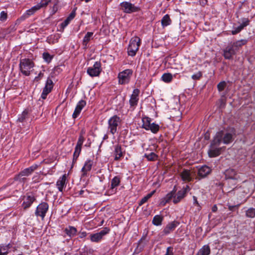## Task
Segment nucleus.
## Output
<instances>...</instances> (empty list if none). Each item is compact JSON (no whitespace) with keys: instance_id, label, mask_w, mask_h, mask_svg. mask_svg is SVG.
I'll return each instance as SVG.
<instances>
[{"instance_id":"c756f323","label":"nucleus","mask_w":255,"mask_h":255,"mask_svg":"<svg viewBox=\"0 0 255 255\" xmlns=\"http://www.w3.org/2000/svg\"><path fill=\"white\" fill-rule=\"evenodd\" d=\"M171 23V20L169 15L167 14L165 15L161 19V24L163 27L167 26Z\"/></svg>"},{"instance_id":"ddd939ff","label":"nucleus","mask_w":255,"mask_h":255,"mask_svg":"<svg viewBox=\"0 0 255 255\" xmlns=\"http://www.w3.org/2000/svg\"><path fill=\"white\" fill-rule=\"evenodd\" d=\"M53 87V83L52 80L50 78H48L46 82L45 87H44L42 93L41 94V98L43 99H45L47 95L51 92Z\"/></svg>"},{"instance_id":"680f3d73","label":"nucleus","mask_w":255,"mask_h":255,"mask_svg":"<svg viewBox=\"0 0 255 255\" xmlns=\"http://www.w3.org/2000/svg\"><path fill=\"white\" fill-rule=\"evenodd\" d=\"M85 130H84V129H82L80 131L79 136H84V135L85 134Z\"/></svg>"},{"instance_id":"7c9ffc66","label":"nucleus","mask_w":255,"mask_h":255,"mask_svg":"<svg viewBox=\"0 0 255 255\" xmlns=\"http://www.w3.org/2000/svg\"><path fill=\"white\" fill-rule=\"evenodd\" d=\"M237 174L236 170L234 169H228L225 171L226 176L230 179H234Z\"/></svg>"},{"instance_id":"0eeeda50","label":"nucleus","mask_w":255,"mask_h":255,"mask_svg":"<svg viewBox=\"0 0 255 255\" xmlns=\"http://www.w3.org/2000/svg\"><path fill=\"white\" fill-rule=\"evenodd\" d=\"M102 70L101 62L96 61L93 66L88 68L87 72L88 74L92 77H97L100 75Z\"/></svg>"},{"instance_id":"ea45409f","label":"nucleus","mask_w":255,"mask_h":255,"mask_svg":"<svg viewBox=\"0 0 255 255\" xmlns=\"http://www.w3.org/2000/svg\"><path fill=\"white\" fill-rule=\"evenodd\" d=\"M41 8V7H40V5L38 3L36 5L33 6L31 8L27 10L26 11V14L27 15H31L33 14L34 13H35L37 10L40 9Z\"/></svg>"},{"instance_id":"8fccbe9b","label":"nucleus","mask_w":255,"mask_h":255,"mask_svg":"<svg viewBox=\"0 0 255 255\" xmlns=\"http://www.w3.org/2000/svg\"><path fill=\"white\" fill-rule=\"evenodd\" d=\"M84 140H85V138L84 136H79L76 146L82 147Z\"/></svg>"},{"instance_id":"49530a36","label":"nucleus","mask_w":255,"mask_h":255,"mask_svg":"<svg viewBox=\"0 0 255 255\" xmlns=\"http://www.w3.org/2000/svg\"><path fill=\"white\" fill-rule=\"evenodd\" d=\"M7 254V249L6 247L0 245V255H5Z\"/></svg>"},{"instance_id":"f03ea898","label":"nucleus","mask_w":255,"mask_h":255,"mask_svg":"<svg viewBox=\"0 0 255 255\" xmlns=\"http://www.w3.org/2000/svg\"><path fill=\"white\" fill-rule=\"evenodd\" d=\"M220 145V140L218 138L213 139L211 141L209 148L208 151V154L210 157L213 158L219 156L221 153L223 147H219Z\"/></svg>"},{"instance_id":"423d86ee","label":"nucleus","mask_w":255,"mask_h":255,"mask_svg":"<svg viewBox=\"0 0 255 255\" xmlns=\"http://www.w3.org/2000/svg\"><path fill=\"white\" fill-rule=\"evenodd\" d=\"M121 120L119 117L115 115L108 121V129L111 133L114 134L117 131V128L120 124Z\"/></svg>"},{"instance_id":"0e129e2a","label":"nucleus","mask_w":255,"mask_h":255,"mask_svg":"<svg viewBox=\"0 0 255 255\" xmlns=\"http://www.w3.org/2000/svg\"><path fill=\"white\" fill-rule=\"evenodd\" d=\"M37 177V176H34L33 179H34V181L35 182H39V181L38 180V179L36 178Z\"/></svg>"},{"instance_id":"cd10ccee","label":"nucleus","mask_w":255,"mask_h":255,"mask_svg":"<svg viewBox=\"0 0 255 255\" xmlns=\"http://www.w3.org/2000/svg\"><path fill=\"white\" fill-rule=\"evenodd\" d=\"M29 118V111L27 110H25L23 111L22 114L19 115L18 121L19 122H24Z\"/></svg>"},{"instance_id":"c85d7f7f","label":"nucleus","mask_w":255,"mask_h":255,"mask_svg":"<svg viewBox=\"0 0 255 255\" xmlns=\"http://www.w3.org/2000/svg\"><path fill=\"white\" fill-rule=\"evenodd\" d=\"M163 220V216L161 215H157L153 217L152 222V224L155 226H159L161 225Z\"/></svg>"},{"instance_id":"20e7f679","label":"nucleus","mask_w":255,"mask_h":255,"mask_svg":"<svg viewBox=\"0 0 255 255\" xmlns=\"http://www.w3.org/2000/svg\"><path fill=\"white\" fill-rule=\"evenodd\" d=\"M140 43V39L137 36L134 37L131 39L128 48V55L134 56L139 49Z\"/></svg>"},{"instance_id":"bf43d9fd","label":"nucleus","mask_w":255,"mask_h":255,"mask_svg":"<svg viewBox=\"0 0 255 255\" xmlns=\"http://www.w3.org/2000/svg\"><path fill=\"white\" fill-rule=\"evenodd\" d=\"M168 202L167 200H164V198H163L160 202V205L162 206H164Z\"/></svg>"},{"instance_id":"39448f33","label":"nucleus","mask_w":255,"mask_h":255,"mask_svg":"<svg viewBox=\"0 0 255 255\" xmlns=\"http://www.w3.org/2000/svg\"><path fill=\"white\" fill-rule=\"evenodd\" d=\"M133 71L130 69H126L120 72L118 76L119 84L124 85L129 82Z\"/></svg>"},{"instance_id":"69168bd1","label":"nucleus","mask_w":255,"mask_h":255,"mask_svg":"<svg viewBox=\"0 0 255 255\" xmlns=\"http://www.w3.org/2000/svg\"><path fill=\"white\" fill-rule=\"evenodd\" d=\"M142 242V239H141L139 241V244H141Z\"/></svg>"},{"instance_id":"412c9836","label":"nucleus","mask_w":255,"mask_h":255,"mask_svg":"<svg viewBox=\"0 0 255 255\" xmlns=\"http://www.w3.org/2000/svg\"><path fill=\"white\" fill-rule=\"evenodd\" d=\"M67 176L68 175L65 173L62 177H60L56 182V186L60 192L63 191L64 188L66 186Z\"/></svg>"},{"instance_id":"052dcab7","label":"nucleus","mask_w":255,"mask_h":255,"mask_svg":"<svg viewBox=\"0 0 255 255\" xmlns=\"http://www.w3.org/2000/svg\"><path fill=\"white\" fill-rule=\"evenodd\" d=\"M218 210V208L216 205H214L212 208V211L213 212H216Z\"/></svg>"},{"instance_id":"6e6552de","label":"nucleus","mask_w":255,"mask_h":255,"mask_svg":"<svg viewBox=\"0 0 255 255\" xmlns=\"http://www.w3.org/2000/svg\"><path fill=\"white\" fill-rule=\"evenodd\" d=\"M49 205L46 202H42L39 204L35 210V215L37 217H40L42 220H43L48 210Z\"/></svg>"},{"instance_id":"473e14b6","label":"nucleus","mask_w":255,"mask_h":255,"mask_svg":"<svg viewBox=\"0 0 255 255\" xmlns=\"http://www.w3.org/2000/svg\"><path fill=\"white\" fill-rule=\"evenodd\" d=\"M121 182L120 177L119 176L114 177L111 181V189H113L118 186Z\"/></svg>"},{"instance_id":"2f4dec72","label":"nucleus","mask_w":255,"mask_h":255,"mask_svg":"<svg viewBox=\"0 0 255 255\" xmlns=\"http://www.w3.org/2000/svg\"><path fill=\"white\" fill-rule=\"evenodd\" d=\"M93 34L94 33L92 32H88L84 36L83 40V45L85 48L87 47V44L90 40L91 38L93 36Z\"/></svg>"},{"instance_id":"5fc2aeb1","label":"nucleus","mask_w":255,"mask_h":255,"mask_svg":"<svg viewBox=\"0 0 255 255\" xmlns=\"http://www.w3.org/2000/svg\"><path fill=\"white\" fill-rule=\"evenodd\" d=\"M228 209L230 211H234L235 209H238L240 206V204H238L234 206H232L230 205H228Z\"/></svg>"},{"instance_id":"6e6d98bb","label":"nucleus","mask_w":255,"mask_h":255,"mask_svg":"<svg viewBox=\"0 0 255 255\" xmlns=\"http://www.w3.org/2000/svg\"><path fill=\"white\" fill-rule=\"evenodd\" d=\"M43 75H44V74L43 73L40 72L39 73L38 75L35 78L34 81H36V82H38L43 77Z\"/></svg>"},{"instance_id":"aec40b11","label":"nucleus","mask_w":255,"mask_h":255,"mask_svg":"<svg viewBox=\"0 0 255 255\" xmlns=\"http://www.w3.org/2000/svg\"><path fill=\"white\" fill-rule=\"evenodd\" d=\"M139 90L138 89H134L129 99V104L131 107H134L137 105L138 101V95Z\"/></svg>"},{"instance_id":"13d9d810","label":"nucleus","mask_w":255,"mask_h":255,"mask_svg":"<svg viewBox=\"0 0 255 255\" xmlns=\"http://www.w3.org/2000/svg\"><path fill=\"white\" fill-rule=\"evenodd\" d=\"M200 4L202 6H205L207 4L208 0H199Z\"/></svg>"},{"instance_id":"72a5a7b5","label":"nucleus","mask_w":255,"mask_h":255,"mask_svg":"<svg viewBox=\"0 0 255 255\" xmlns=\"http://www.w3.org/2000/svg\"><path fill=\"white\" fill-rule=\"evenodd\" d=\"M142 121L143 123L142 127L146 130L149 127L151 120L148 117H144L142 118Z\"/></svg>"},{"instance_id":"4d7b16f0","label":"nucleus","mask_w":255,"mask_h":255,"mask_svg":"<svg viewBox=\"0 0 255 255\" xmlns=\"http://www.w3.org/2000/svg\"><path fill=\"white\" fill-rule=\"evenodd\" d=\"M79 237L81 239L86 237L87 233L86 232H80L79 233Z\"/></svg>"},{"instance_id":"3c124183","label":"nucleus","mask_w":255,"mask_h":255,"mask_svg":"<svg viewBox=\"0 0 255 255\" xmlns=\"http://www.w3.org/2000/svg\"><path fill=\"white\" fill-rule=\"evenodd\" d=\"M29 15L26 14V12L24 14L22 15L20 18H18L16 20V23H19L21 21L24 20Z\"/></svg>"},{"instance_id":"bb28decb","label":"nucleus","mask_w":255,"mask_h":255,"mask_svg":"<svg viewBox=\"0 0 255 255\" xmlns=\"http://www.w3.org/2000/svg\"><path fill=\"white\" fill-rule=\"evenodd\" d=\"M211 253L210 248L209 245L203 246L197 253V255H209Z\"/></svg>"},{"instance_id":"393cba45","label":"nucleus","mask_w":255,"mask_h":255,"mask_svg":"<svg viewBox=\"0 0 255 255\" xmlns=\"http://www.w3.org/2000/svg\"><path fill=\"white\" fill-rule=\"evenodd\" d=\"M248 40L246 39H241L233 43H230L235 51H238L242 46L247 44Z\"/></svg>"},{"instance_id":"de8ad7c7","label":"nucleus","mask_w":255,"mask_h":255,"mask_svg":"<svg viewBox=\"0 0 255 255\" xmlns=\"http://www.w3.org/2000/svg\"><path fill=\"white\" fill-rule=\"evenodd\" d=\"M50 1L51 0H41L38 4L40 5V7L42 8L46 6Z\"/></svg>"},{"instance_id":"4468645a","label":"nucleus","mask_w":255,"mask_h":255,"mask_svg":"<svg viewBox=\"0 0 255 255\" xmlns=\"http://www.w3.org/2000/svg\"><path fill=\"white\" fill-rule=\"evenodd\" d=\"M211 172V169L209 167L206 165L202 166L198 169L196 179L199 180L201 178H205L210 174Z\"/></svg>"},{"instance_id":"c03bdc74","label":"nucleus","mask_w":255,"mask_h":255,"mask_svg":"<svg viewBox=\"0 0 255 255\" xmlns=\"http://www.w3.org/2000/svg\"><path fill=\"white\" fill-rule=\"evenodd\" d=\"M226 86V83L225 81L220 82L217 85V88L219 91L221 92L224 90Z\"/></svg>"},{"instance_id":"a19ab883","label":"nucleus","mask_w":255,"mask_h":255,"mask_svg":"<svg viewBox=\"0 0 255 255\" xmlns=\"http://www.w3.org/2000/svg\"><path fill=\"white\" fill-rule=\"evenodd\" d=\"M176 191V186H175L174 187L173 190L171 191L170 193H168L164 197V200H167L168 202H169L172 198H174Z\"/></svg>"},{"instance_id":"c9c22d12","label":"nucleus","mask_w":255,"mask_h":255,"mask_svg":"<svg viewBox=\"0 0 255 255\" xmlns=\"http://www.w3.org/2000/svg\"><path fill=\"white\" fill-rule=\"evenodd\" d=\"M161 79L164 82L169 83L172 80L173 76L171 73H164L162 75Z\"/></svg>"},{"instance_id":"a878e982","label":"nucleus","mask_w":255,"mask_h":255,"mask_svg":"<svg viewBox=\"0 0 255 255\" xmlns=\"http://www.w3.org/2000/svg\"><path fill=\"white\" fill-rule=\"evenodd\" d=\"M64 232L69 237H72L76 235L77 230L74 227L69 226L64 230Z\"/></svg>"},{"instance_id":"e433bc0d","label":"nucleus","mask_w":255,"mask_h":255,"mask_svg":"<svg viewBox=\"0 0 255 255\" xmlns=\"http://www.w3.org/2000/svg\"><path fill=\"white\" fill-rule=\"evenodd\" d=\"M246 216L247 218H254L255 217V208H250L246 211Z\"/></svg>"},{"instance_id":"603ef678","label":"nucleus","mask_w":255,"mask_h":255,"mask_svg":"<svg viewBox=\"0 0 255 255\" xmlns=\"http://www.w3.org/2000/svg\"><path fill=\"white\" fill-rule=\"evenodd\" d=\"M70 21H71L67 18L62 23H61V27L64 29L68 25Z\"/></svg>"},{"instance_id":"dca6fc26","label":"nucleus","mask_w":255,"mask_h":255,"mask_svg":"<svg viewBox=\"0 0 255 255\" xmlns=\"http://www.w3.org/2000/svg\"><path fill=\"white\" fill-rule=\"evenodd\" d=\"M250 20L248 18H243L242 19V23L234 30L232 31V34L235 35L241 31L245 27L250 24Z\"/></svg>"},{"instance_id":"09e8293b","label":"nucleus","mask_w":255,"mask_h":255,"mask_svg":"<svg viewBox=\"0 0 255 255\" xmlns=\"http://www.w3.org/2000/svg\"><path fill=\"white\" fill-rule=\"evenodd\" d=\"M202 76V74L201 72L199 71V72H197V73L193 74L192 76V78L193 80H199Z\"/></svg>"},{"instance_id":"5701e85b","label":"nucleus","mask_w":255,"mask_h":255,"mask_svg":"<svg viewBox=\"0 0 255 255\" xmlns=\"http://www.w3.org/2000/svg\"><path fill=\"white\" fill-rule=\"evenodd\" d=\"M93 164V160L88 159L85 163L84 166L82 168L81 171L82 172V176H85L87 175L88 172H89L92 167Z\"/></svg>"},{"instance_id":"f704fd0d","label":"nucleus","mask_w":255,"mask_h":255,"mask_svg":"<svg viewBox=\"0 0 255 255\" xmlns=\"http://www.w3.org/2000/svg\"><path fill=\"white\" fill-rule=\"evenodd\" d=\"M160 127L155 123H151L149 127L146 130H150L153 133H156L159 130Z\"/></svg>"},{"instance_id":"37998d69","label":"nucleus","mask_w":255,"mask_h":255,"mask_svg":"<svg viewBox=\"0 0 255 255\" xmlns=\"http://www.w3.org/2000/svg\"><path fill=\"white\" fill-rule=\"evenodd\" d=\"M42 57L44 60L47 63H50L53 58V56L48 52H44L42 54Z\"/></svg>"},{"instance_id":"7ed1b4c3","label":"nucleus","mask_w":255,"mask_h":255,"mask_svg":"<svg viewBox=\"0 0 255 255\" xmlns=\"http://www.w3.org/2000/svg\"><path fill=\"white\" fill-rule=\"evenodd\" d=\"M34 64L29 59H23L20 60L19 67L21 73L25 75L29 76L30 74L31 69L34 67Z\"/></svg>"},{"instance_id":"e2e57ef3","label":"nucleus","mask_w":255,"mask_h":255,"mask_svg":"<svg viewBox=\"0 0 255 255\" xmlns=\"http://www.w3.org/2000/svg\"><path fill=\"white\" fill-rule=\"evenodd\" d=\"M193 199H194V204L198 205V203L197 201V198L195 196H193Z\"/></svg>"},{"instance_id":"a211bd4d","label":"nucleus","mask_w":255,"mask_h":255,"mask_svg":"<svg viewBox=\"0 0 255 255\" xmlns=\"http://www.w3.org/2000/svg\"><path fill=\"white\" fill-rule=\"evenodd\" d=\"M179 224L178 221H174L168 223L164 228L163 232L164 235H168L173 231L176 227Z\"/></svg>"},{"instance_id":"6ab92c4d","label":"nucleus","mask_w":255,"mask_h":255,"mask_svg":"<svg viewBox=\"0 0 255 255\" xmlns=\"http://www.w3.org/2000/svg\"><path fill=\"white\" fill-rule=\"evenodd\" d=\"M114 155L115 156V160H120L121 157L124 156V152L122 151V146L119 144H116L114 146Z\"/></svg>"},{"instance_id":"f257e3e1","label":"nucleus","mask_w":255,"mask_h":255,"mask_svg":"<svg viewBox=\"0 0 255 255\" xmlns=\"http://www.w3.org/2000/svg\"><path fill=\"white\" fill-rule=\"evenodd\" d=\"M236 135V130L234 128H230L226 131L223 130L217 132L214 138H218L220 143L223 142L225 144H228L232 142Z\"/></svg>"},{"instance_id":"2eb2a0df","label":"nucleus","mask_w":255,"mask_h":255,"mask_svg":"<svg viewBox=\"0 0 255 255\" xmlns=\"http://www.w3.org/2000/svg\"><path fill=\"white\" fill-rule=\"evenodd\" d=\"M236 53V51L230 43L223 50V56L226 59H231Z\"/></svg>"},{"instance_id":"774afa93","label":"nucleus","mask_w":255,"mask_h":255,"mask_svg":"<svg viewBox=\"0 0 255 255\" xmlns=\"http://www.w3.org/2000/svg\"><path fill=\"white\" fill-rule=\"evenodd\" d=\"M107 137H108L107 135H105L104 139H106V138H107Z\"/></svg>"},{"instance_id":"f8f14e48","label":"nucleus","mask_w":255,"mask_h":255,"mask_svg":"<svg viewBox=\"0 0 255 255\" xmlns=\"http://www.w3.org/2000/svg\"><path fill=\"white\" fill-rule=\"evenodd\" d=\"M38 167L39 165L33 164L28 168L24 169L23 170L20 171L18 174L16 175L15 176V179L17 180L19 177L29 176V175L32 174V173H33L35 170H36Z\"/></svg>"},{"instance_id":"b1692460","label":"nucleus","mask_w":255,"mask_h":255,"mask_svg":"<svg viewBox=\"0 0 255 255\" xmlns=\"http://www.w3.org/2000/svg\"><path fill=\"white\" fill-rule=\"evenodd\" d=\"M36 200L35 197L33 195H27L25 200L22 204V207L24 209H26L30 207L31 204Z\"/></svg>"},{"instance_id":"338daca9","label":"nucleus","mask_w":255,"mask_h":255,"mask_svg":"<svg viewBox=\"0 0 255 255\" xmlns=\"http://www.w3.org/2000/svg\"><path fill=\"white\" fill-rule=\"evenodd\" d=\"M91 0H85V2H89L90 1H91Z\"/></svg>"},{"instance_id":"9b49d317","label":"nucleus","mask_w":255,"mask_h":255,"mask_svg":"<svg viewBox=\"0 0 255 255\" xmlns=\"http://www.w3.org/2000/svg\"><path fill=\"white\" fill-rule=\"evenodd\" d=\"M190 188L189 186L186 185L185 187L183 188L181 190L178 191L177 194L174 195L173 202L174 204H177L183 199L186 195L187 192Z\"/></svg>"},{"instance_id":"9d476101","label":"nucleus","mask_w":255,"mask_h":255,"mask_svg":"<svg viewBox=\"0 0 255 255\" xmlns=\"http://www.w3.org/2000/svg\"><path fill=\"white\" fill-rule=\"evenodd\" d=\"M110 229L109 228L105 227L100 232L91 234L90 235V240L92 242H99L104 236L110 232Z\"/></svg>"},{"instance_id":"79ce46f5","label":"nucleus","mask_w":255,"mask_h":255,"mask_svg":"<svg viewBox=\"0 0 255 255\" xmlns=\"http://www.w3.org/2000/svg\"><path fill=\"white\" fill-rule=\"evenodd\" d=\"M82 147L76 146L73 154V161H76L81 151Z\"/></svg>"},{"instance_id":"58836bf2","label":"nucleus","mask_w":255,"mask_h":255,"mask_svg":"<svg viewBox=\"0 0 255 255\" xmlns=\"http://www.w3.org/2000/svg\"><path fill=\"white\" fill-rule=\"evenodd\" d=\"M144 156L146 157L148 161H155L157 160L158 158V155L154 152H151L148 154H145Z\"/></svg>"},{"instance_id":"4c0bfd02","label":"nucleus","mask_w":255,"mask_h":255,"mask_svg":"<svg viewBox=\"0 0 255 255\" xmlns=\"http://www.w3.org/2000/svg\"><path fill=\"white\" fill-rule=\"evenodd\" d=\"M155 192V190L152 191L150 193L148 194L147 195H146L143 198H142L139 203V205L141 206L142 204H143L144 203H145V202H146L147 201V200L149 199H150L152 197V196L154 194Z\"/></svg>"},{"instance_id":"a18cd8bd","label":"nucleus","mask_w":255,"mask_h":255,"mask_svg":"<svg viewBox=\"0 0 255 255\" xmlns=\"http://www.w3.org/2000/svg\"><path fill=\"white\" fill-rule=\"evenodd\" d=\"M7 18V12L2 11L0 13V20L1 21H4L6 20Z\"/></svg>"},{"instance_id":"864d4df0","label":"nucleus","mask_w":255,"mask_h":255,"mask_svg":"<svg viewBox=\"0 0 255 255\" xmlns=\"http://www.w3.org/2000/svg\"><path fill=\"white\" fill-rule=\"evenodd\" d=\"M76 15L75 10H73L69 14V15L67 17V18L69 19L70 21H71Z\"/></svg>"},{"instance_id":"1a4fd4ad","label":"nucleus","mask_w":255,"mask_h":255,"mask_svg":"<svg viewBox=\"0 0 255 255\" xmlns=\"http://www.w3.org/2000/svg\"><path fill=\"white\" fill-rule=\"evenodd\" d=\"M120 6L122 10L127 13H131L138 11L140 10V8L138 6H136L133 4L128 1L122 2L120 4Z\"/></svg>"},{"instance_id":"f3484780","label":"nucleus","mask_w":255,"mask_h":255,"mask_svg":"<svg viewBox=\"0 0 255 255\" xmlns=\"http://www.w3.org/2000/svg\"><path fill=\"white\" fill-rule=\"evenodd\" d=\"M195 172H191L190 170L187 169H184L182 172L180 173V176L183 181L185 182H190L193 180V175Z\"/></svg>"},{"instance_id":"4be33fe9","label":"nucleus","mask_w":255,"mask_h":255,"mask_svg":"<svg viewBox=\"0 0 255 255\" xmlns=\"http://www.w3.org/2000/svg\"><path fill=\"white\" fill-rule=\"evenodd\" d=\"M86 104V103L84 100H81L78 102L72 115L73 119H76L79 116L82 109L85 106Z\"/></svg>"}]
</instances>
